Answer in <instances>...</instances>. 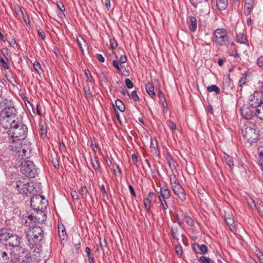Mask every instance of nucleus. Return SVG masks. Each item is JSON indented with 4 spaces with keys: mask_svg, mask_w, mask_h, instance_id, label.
Returning a JSON list of instances; mask_svg holds the SVG:
<instances>
[{
    "mask_svg": "<svg viewBox=\"0 0 263 263\" xmlns=\"http://www.w3.org/2000/svg\"><path fill=\"white\" fill-rule=\"evenodd\" d=\"M82 41H83V44L82 43H81L79 40H78V43L79 44V46L82 52L83 53L84 50L83 47H85L87 49H88V47H87V44L86 43V42L85 41H84L83 40H82Z\"/></svg>",
    "mask_w": 263,
    "mask_h": 263,
    "instance_id": "46",
    "label": "nucleus"
},
{
    "mask_svg": "<svg viewBox=\"0 0 263 263\" xmlns=\"http://www.w3.org/2000/svg\"><path fill=\"white\" fill-rule=\"evenodd\" d=\"M200 260L202 263H214L210 258L206 257L204 256H200Z\"/></svg>",
    "mask_w": 263,
    "mask_h": 263,
    "instance_id": "51",
    "label": "nucleus"
},
{
    "mask_svg": "<svg viewBox=\"0 0 263 263\" xmlns=\"http://www.w3.org/2000/svg\"><path fill=\"white\" fill-rule=\"evenodd\" d=\"M262 104H263L262 93L259 92H255L250 96L247 104L253 107V108L256 109Z\"/></svg>",
    "mask_w": 263,
    "mask_h": 263,
    "instance_id": "10",
    "label": "nucleus"
},
{
    "mask_svg": "<svg viewBox=\"0 0 263 263\" xmlns=\"http://www.w3.org/2000/svg\"><path fill=\"white\" fill-rule=\"evenodd\" d=\"M247 80V75L246 74H244L242 75V76L241 77L239 81V85L240 86H242L243 85H244L246 82Z\"/></svg>",
    "mask_w": 263,
    "mask_h": 263,
    "instance_id": "55",
    "label": "nucleus"
},
{
    "mask_svg": "<svg viewBox=\"0 0 263 263\" xmlns=\"http://www.w3.org/2000/svg\"><path fill=\"white\" fill-rule=\"evenodd\" d=\"M31 214H27L26 216H23V218L22 219V223L23 224H26V226L28 225L31 227V223H34L33 220H31L29 219V216H30Z\"/></svg>",
    "mask_w": 263,
    "mask_h": 263,
    "instance_id": "32",
    "label": "nucleus"
},
{
    "mask_svg": "<svg viewBox=\"0 0 263 263\" xmlns=\"http://www.w3.org/2000/svg\"><path fill=\"white\" fill-rule=\"evenodd\" d=\"M11 233L6 230L0 231V241L5 242L7 243Z\"/></svg>",
    "mask_w": 263,
    "mask_h": 263,
    "instance_id": "23",
    "label": "nucleus"
},
{
    "mask_svg": "<svg viewBox=\"0 0 263 263\" xmlns=\"http://www.w3.org/2000/svg\"><path fill=\"white\" fill-rule=\"evenodd\" d=\"M240 112L242 117L247 120H251L256 116V109L253 108V107L247 104L242 105Z\"/></svg>",
    "mask_w": 263,
    "mask_h": 263,
    "instance_id": "11",
    "label": "nucleus"
},
{
    "mask_svg": "<svg viewBox=\"0 0 263 263\" xmlns=\"http://www.w3.org/2000/svg\"><path fill=\"white\" fill-rule=\"evenodd\" d=\"M125 83L126 84V85L128 88H132L133 87V83L129 79H126L125 80Z\"/></svg>",
    "mask_w": 263,
    "mask_h": 263,
    "instance_id": "58",
    "label": "nucleus"
},
{
    "mask_svg": "<svg viewBox=\"0 0 263 263\" xmlns=\"http://www.w3.org/2000/svg\"><path fill=\"white\" fill-rule=\"evenodd\" d=\"M16 110L13 106L12 102L10 104L5 108L0 114V125L4 128H8L11 123L15 121V118L16 115Z\"/></svg>",
    "mask_w": 263,
    "mask_h": 263,
    "instance_id": "3",
    "label": "nucleus"
},
{
    "mask_svg": "<svg viewBox=\"0 0 263 263\" xmlns=\"http://www.w3.org/2000/svg\"><path fill=\"white\" fill-rule=\"evenodd\" d=\"M7 251V247L4 244L0 243V263L9 262V256Z\"/></svg>",
    "mask_w": 263,
    "mask_h": 263,
    "instance_id": "14",
    "label": "nucleus"
},
{
    "mask_svg": "<svg viewBox=\"0 0 263 263\" xmlns=\"http://www.w3.org/2000/svg\"><path fill=\"white\" fill-rule=\"evenodd\" d=\"M257 65L262 69H263V56L259 57L257 61Z\"/></svg>",
    "mask_w": 263,
    "mask_h": 263,
    "instance_id": "59",
    "label": "nucleus"
},
{
    "mask_svg": "<svg viewBox=\"0 0 263 263\" xmlns=\"http://www.w3.org/2000/svg\"><path fill=\"white\" fill-rule=\"evenodd\" d=\"M20 243V237L16 234L11 233V234L10 235V237H9L7 243H5V245H4L6 247V246H9L10 247H11L12 248H14L15 247L19 246Z\"/></svg>",
    "mask_w": 263,
    "mask_h": 263,
    "instance_id": "13",
    "label": "nucleus"
},
{
    "mask_svg": "<svg viewBox=\"0 0 263 263\" xmlns=\"http://www.w3.org/2000/svg\"><path fill=\"white\" fill-rule=\"evenodd\" d=\"M87 190L86 186L81 187V194L83 197H85L87 195Z\"/></svg>",
    "mask_w": 263,
    "mask_h": 263,
    "instance_id": "61",
    "label": "nucleus"
},
{
    "mask_svg": "<svg viewBox=\"0 0 263 263\" xmlns=\"http://www.w3.org/2000/svg\"><path fill=\"white\" fill-rule=\"evenodd\" d=\"M225 220L228 226H233V225L234 224V219L231 217V216L226 217Z\"/></svg>",
    "mask_w": 263,
    "mask_h": 263,
    "instance_id": "47",
    "label": "nucleus"
},
{
    "mask_svg": "<svg viewBox=\"0 0 263 263\" xmlns=\"http://www.w3.org/2000/svg\"><path fill=\"white\" fill-rule=\"evenodd\" d=\"M241 134L246 140L249 142H256L259 139L258 130L254 124H246L242 129Z\"/></svg>",
    "mask_w": 263,
    "mask_h": 263,
    "instance_id": "4",
    "label": "nucleus"
},
{
    "mask_svg": "<svg viewBox=\"0 0 263 263\" xmlns=\"http://www.w3.org/2000/svg\"><path fill=\"white\" fill-rule=\"evenodd\" d=\"M176 252L177 254L180 256L183 254V250L181 246L180 245H177L176 247Z\"/></svg>",
    "mask_w": 263,
    "mask_h": 263,
    "instance_id": "57",
    "label": "nucleus"
},
{
    "mask_svg": "<svg viewBox=\"0 0 263 263\" xmlns=\"http://www.w3.org/2000/svg\"><path fill=\"white\" fill-rule=\"evenodd\" d=\"M257 154L258 155V163H262L263 162V146L258 148Z\"/></svg>",
    "mask_w": 263,
    "mask_h": 263,
    "instance_id": "35",
    "label": "nucleus"
},
{
    "mask_svg": "<svg viewBox=\"0 0 263 263\" xmlns=\"http://www.w3.org/2000/svg\"><path fill=\"white\" fill-rule=\"evenodd\" d=\"M171 196L170 191L165 186L160 188V191L158 193L159 198L168 199Z\"/></svg>",
    "mask_w": 263,
    "mask_h": 263,
    "instance_id": "16",
    "label": "nucleus"
},
{
    "mask_svg": "<svg viewBox=\"0 0 263 263\" xmlns=\"http://www.w3.org/2000/svg\"><path fill=\"white\" fill-rule=\"evenodd\" d=\"M254 2L246 0L244 6V13L248 16L250 14Z\"/></svg>",
    "mask_w": 263,
    "mask_h": 263,
    "instance_id": "20",
    "label": "nucleus"
},
{
    "mask_svg": "<svg viewBox=\"0 0 263 263\" xmlns=\"http://www.w3.org/2000/svg\"><path fill=\"white\" fill-rule=\"evenodd\" d=\"M114 173L116 176H120L121 174V171L119 166L117 164L113 165Z\"/></svg>",
    "mask_w": 263,
    "mask_h": 263,
    "instance_id": "43",
    "label": "nucleus"
},
{
    "mask_svg": "<svg viewBox=\"0 0 263 263\" xmlns=\"http://www.w3.org/2000/svg\"><path fill=\"white\" fill-rule=\"evenodd\" d=\"M16 188L20 193H23L28 195L31 193L34 194L37 192L34 187V184L33 182H21L19 181L17 182Z\"/></svg>",
    "mask_w": 263,
    "mask_h": 263,
    "instance_id": "8",
    "label": "nucleus"
},
{
    "mask_svg": "<svg viewBox=\"0 0 263 263\" xmlns=\"http://www.w3.org/2000/svg\"><path fill=\"white\" fill-rule=\"evenodd\" d=\"M167 126L169 127V128L172 131L175 130L176 129V124L171 120L167 122Z\"/></svg>",
    "mask_w": 263,
    "mask_h": 263,
    "instance_id": "54",
    "label": "nucleus"
},
{
    "mask_svg": "<svg viewBox=\"0 0 263 263\" xmlns=\"http://www.w3.org/2000/svg\"><path fill=\"white\" fill-rule=\"evenodd\" d=\"M40 131V137L42 139L45 138L47 135V129L44 125H41Z\"/></svg>",
    "mask_w": 263,
    "mask_h": 263,
    "instance_id": "37",
    "label": "nucleus"
},
{
    "mask_svg": "<svg viewBox=\"0 0 263 263\" xmlns=\"http://www.w3.org/2000/svg\"><path fill=\"white\" fill-rule=\"evenodd\" d=\"M11 101L7 99H3L1 101H0V112L1 113L3 111L5 108L8 106L9 104H10V102Z\"/></svg>",
    "mask_w": 263,
    "mask_h": 263,
    "instance_id": "28",
    "label": "nucleus"
},
{
    "mask_svg": "<svg viewBox=\"0 0 263 263\" xmlns=\"http://www.w3.org/2000/svg\"><path fill=\"white\" fill-rule=\"evenodd\" d=\"M207 90L209 92H215L216 94L218 95L220 92V88L216 85H212L207 87Z\"/></svg>",
    "mask_w": 263,
    "mask_h": 263,
    "instance_id": "33",
    "label": "nucleus"
},
{
    "mask_svg": "<svg viewBox=\"0 0 263 263\" xmlns=\"http://www.w3.org/2000/svg\"><path fill=\"white\" fill-rule=\"evenodd\" d=\"M129 98L132 99L135 101H139V97H138L137 91L136 90H134L131 92Z\"/></svg>",
    "mask_w": 263,
    "mask_h": 263,
    "instance_id": "48",
    "label": "nucleus"
},
{
    "mask_svg": "<svg viewBox=\"0 0 263 263\" xmlns=\"http://www.w3.org/2000/svg\"><path fill=\"white\" fill-rule=\"evenodd\" d=\"M118 62L120 63V65L125 63L127 62L126 57L125 55H121V57H120Z\"/></svg>",
    "mask_w": 263,
    "mask_h": 263,
    "instance_id": "56",
    "label": "nucleus"
},
{
    "mask_svg": "<svg viewBox=\"0 0 263 263\" xmlns=\"http://www.w3.org/2000/svg\"><path fill=\"white\" fill-rule=\"evenodd\" d=\"M7 132L9 136V143L12 148H14L13 144L20 145L22 140L26 138L27 135V127L18 121L10 122Z\"/></svg>",
    "mask_w": 263,
    "mask_h": 263,
    "instance_id": "1",
    "label": "nucleus"
},
{
    "mask_svg": "<svg viewBox=\"0 0 263 263\" xmlns=\"http://www.w3.org/2000/svg\"><path fill=\"white\" fill-rule=\"evenodd\" d=\"M145 89L147 93L151 98H154L156 96L154 86L152 84L150 83L145 84Z\"/></svg>",
    "mask_w": 263,
    "mask_h": 263,
    "instance_id": "21",
    "label": "nucleus"
},
{
    "mask_svg": "<svg viewBox=\"0 0 263 263\" xmlns=\"http://www.w3.org/2000/svg\"><path fill=\"white\" fill-rule=\"evenodd\" d=\"M159 199L161 202V204L163 209L164 210H166V209H167L168 206L167 202L166 201V199L161 198H159Z\"/></svg>",
    "mask_w": 263,
    "mask_h": 263,
    "instance_id": "50",
    "label": "nucleus"
},
{
    "mask_svg": "<svg viewBox=\"0 0 263 263\" xmlns=\"http://www.w3.org/2000/svg\"><path fill=\"white\" fill-rule=\"evenodd\" d=\"M213 42L217 45L227 46L229 43V37L226 29L219 28L213 32Z\"/></svg>",
    "mask_w": 263,
    "mask_h": 263,
    "instance_id": "5",
    "label": "nucleus"
},
{
    "mask_svg": "<svg viewBox=\"0 0 263 263\" xmlns=\"http://www.w3.org/2000/svg\"><path fill=\"white\" fill-rule=\"evenodd\" d=\"M20 168L22 174L27 177L34 178L37 175V168L31 161L22 162Z\"/></svg>",
    "mask_w": 263,
    "mask_h": 263,
    "instance_id": "6",
    "label": "nucleus"
},
{
    "mask_svg": "<svg viewBox=\"0 0 263 263\" xmlns=\"http://www.w3.org/2000/svg\"><path fill=\"white\" fill-rule=\"evenodd\" d=\"M173 191L175 194L177 195L182 201H184L186 199V194L184 189L179 184L172 187Z\"/></svg>",
    "mask_w": 263,
    "mask_h": 263,
    "instance_id": "15",
    "label": "nucleus"
},
{
    "mask_svg": "<svg viewBox=\"0 0 263 263\" xmlns=\"http://www.w3.org/2000/svg\"><path fill=\"white\" fill-rule=\"evenodd\" d=\"M194 249L195 251L199 254H206L208 252V247L205 245H199L198 243L195 244Z\"/></svg>",
    "mask_w": 263,
    "mask_h": 263,
    "instance_id": "19",
    "label": "nucleus"
},
{
    "mask_svg": "<svg viewBox=\"0 0 263 263\" xmlns=\"http://www.w3.org/2000/svg\"><path fill=\"white\" fill-rule=\"evenodd\" d=\"M85 74L88 79L89 82L91 84H93L95 83V80L93 79V78L91 74V73L89 70L86 69L85 70Z\"/></svg>",
    "mask_w": 263,
    "mask_h": 263,
    "instance_id": "42",
    "label": "nucleus"
},
{
    "mask_svg": "<svg viewBox=\"0 0 263 263\" xmlns=\"http://www.w3.org/2000/svg\"><path fill=\"white\" fill-rule=\"evenodd\" d=\"M32 226L26 232V238L27 240V245L35 252L39 250L38 246L43 238V231L39 226Z\"/></svg>",
    "mask_w": 263,
    "mask_h": 263,
    "instance_id": "2",
    "label": "nucleus"
},
{
    "mask_svg": "<svg viewBox=\"0 0 263 263\" xmlns=\"http://www.w3.org/2000/svg\"><path fill=\"white\" fill-rule=\"evenodd\" d=\"M255 210H257L260 215L263 218V202H257V206Z\"/></svg>",
    "mask_w": 263,
    "mask_h": 263,
    "instance_id": "40",
    "label": "nucleus"
},
{
    "mask_svg": "<svg viewBox=\"0 0 263 263\" xmlns=\"http://www.w3.org/2000/svg\"><path fill=\"white\" fill-rule=\"evenodd\" d=\"M43 210H35V214H31L30 215L29 219L33 220L34 223H41L44 221L46 219V215L43 211Z\"/></svg>",
    "mask_w": 263,
    "mask_h": 263,
    "instance_id": "12",
    "label": "nucleus"
},
{
    "mask_svg": "<svg viewBox=\"0 0 263 263\" xmlns=\"http://www.w3.org/2000/svg\"><path fill=\"white\" fill-rule=\"evenodd\" d=\"M224 158H225V160H226L227 164L228 165V166L230 168H232L233 166H234L233 162L231 158L230 157V156H229V155H226L224 156Z\"/></svg>",
    "mask_w": 263,
    "mask_h": 263,
    "instance_id": "44",
    "label": "nucleus"
},
{
    "mask_svg": "<svg viewBox=\"0 0 263 263\" xmlns=\"http://www.w3.org/2000/svg\"><path fill=\"white\" fill-rule=\"evenodd\" d=\"M84 90L85 92V95L86 98L89 99L92 98V96L90 91L89 88L88 87H85L84 88Z\"/></svg>",
    "mask_w": 263,
    "mask_h": 263,
    "instance_id": "49",
    "label": "nucleus"
},
{
    "mask_svg": "<svg viewBox=\"0 0 263 263\" xmlns=\"http://www.w3.org/2000/svg\"><path fill=\"white\" fill-rule=\"evenodd\" d=\"M91 163L92 167L96 171L101 172L100 163L96 157L91 159Z\"/></svg>",
    "mask_w": 263,
    "mask_h": 263,
    "instance_id": "27",
    "label": "nucleus"
},
{
    "mask_svg": "<svg viewBox=\"0 0 263 263\" xmlns=\"http://www.w3.org/2000/svg\"><path fill=\"white\" fill-rule=\"evenodd\" d=\"M247 203L250 208L253 210H255L257 206V203H256L253 198L250 197H248L246 198Z\"/></svg>",
    "mask_w": 263,
    "mask_h": 263,
    "instance_id": "29",
    "label": "nucleus"
},
{
    "mask_svg": "<svg viewBox=\"0 0 263 263\" xmlns=\"http://www.w3.org/2000/svg\"><path fill=\"white\" fill-rule=\"evenodd\" d=\"M171 234L174 239L177 240H179L180 233L179 232V229L176 226L174 225L172 227Z\"/></svg>",
    "mask_w": 263,
    "mask_h": 263,
    "instance_id": "26",
    "label": "nucleus"
},
{
    "mask_svg": "<svg viewBox=\"0 0 263 263\" xmlns=\"http://www.w3.org/2000/svg\"><path fill=\"white\" fill-rule=\"evenodd\" d=\"M216 6L220 10L226 9L228 6V0H216Z\"/></svg>",
    "mask_w": 263,
    "mask_h": 263,
    "instance_id": "22",
    "label": "nucleus"
},
{
    "mask_svg": "<svg viewBox=\"0 0 263 263\" xmlns=\"http://www.w3.org/2000/svg\"><path fill=\"white\" fill-rule=\"evenodd\" d=\"M112 65L114 67L117 69V70L120 72L122 71V69L124 67L123 66L120 65V63L118 60H114L112 61Z\"/></svg>",
    "mask_w": 263,
    "mask_h": 263,
    "instance_id": "38",
    "label": "nucleus"
},
{
    "mask_svg": "<svg viewBox=\"0 0 263 263\" xmlns=\"http://www.w3.org/2000/svg\"><path fill=\"white\" fill-rule=\"evenodd\" d=\"M21 263H32V260L30 255H27L25 256L23 259H22L21 261Z\"/></svg>",
    "mask_w": 263,
    "mask_h": 263,
    "instance_id": "52",
    "label": "nucleus"
},
{
    "mask_svg": "<svg viewBox=\"0 0 263 263\" xmlns=\"http://www.w3.org/2000/svg\"><path fill=\"white\" fill-rule=\"evenodd\" d=\"M170 180L172 187L174 186L175 185L179 184L176 176L174 174H172L170 176Z\"/></svg>",
    "mask_w": 263,
    "mask_h": 263,
    "instance_id": "36",
    "label": "nucleus"
},
{
    "mask_svg": "<svg viewBox=\"0 0 263 263\" xmlns=\"http://www.w3.org/2000/svg\"><path fill=\"white\" fill-rule=\"evenodd\" d=\"M37 34L43 40L45 39V34L42 30H39L37 31Z\"/></svg>",
    "mask_w": 263,
    "mask_h": 263,
    "instance_id": "64",
    "label": "nucleus"
},
{
    "mask_svg": "<svg viewBox=\"0 0 263 263\" xmlns=\"http://www.w3.org/2000/svg\"><path fill=\"white\" fill-rule=\"evenodd\" d=\"M51 163L55 168H58L59 167V162L57 158L55 159H53L51 161Z\"/></svg>",
    "mask_w": 263,
    "mask_h": 263,
    "instance_id": "63",
    "label": "nucleus"
},
{
    "mask_svg": "<svg viewBox=\"0 0 263 263\" xmlns=\"http://www.w3.org/2000/svg\"><path fill=\"white\" fill-rule=\"evenodd\" d=\"M230 55L235 58H237L239 57L237 47L233 48V51L230 53Z\"/></svg>",
    "mask_w": 263,
    "mask_h": 263,
    "instance_id": "53",
    "label": "nucleus"
},
{
    "mask_svg": "<svg viewBox=\"0 0 263 263\" xmlns=\"http://www.w3.org/2000/svg\"><path fill=\"white\" fill-rule=\"evenodd\" d=\"M165 159L170 167L172 170L175 169L176 166L175 164V161L173 160L172 156L170 154L167 153L165 155Z\"/></svg>",
    "mask_w": 263,
    "mask_h": 263,
    "instance_id": "24",
    "label": "nucleus"
},
{
    "mask_svg": "<svg viewBox=\"0 0 263 263\" xmlns=\"http://www.w3.org/2000/svg\"><path fill=\"white\" fill-rule=\"evenodd\" d=\"M10 254L12 257L16 261L20 262L27 255H29V254L27 253L26 249L20 247V246L12 248L11 249Z\"/></svg>",
    "mask_w": 263,
    "mask_h": 263,
    "instance_id": "9",
    "label": "nucleus"
},
{
    "mask_svg": "<svg viewBox=\"0 0 263 263\" xmlns=\"http://www.w3.org/2000/svg\"><path fill=\"white\" fill-rule=\"evenodd\" d=\"M183 218L186 222V223L190 227H194V220L186 214H183Z\"/></svg>",
    "mask_w": 263,
    "mask_h": 263,
    "instance_id": "31",
    "label": "nucleus"
},
{
    "mask_svg": "<svg viewBox=\"0 0 263 263\" xmlns=\"http://www.w3.org/2000/svg\"><path fill=\"white\" fill-rule=\"evenodd\" d=\"M236 41L238 43L246 44L249 46L247 37L246 35L243 33L240 32L237 34L236 36Z\"/></svg>",
    "mask_w": 263,
    "mask_h": 263,
    "instance_id": "17",
    "label": "nucleus"
},
{
    "mask_svg": "<svg viewBox=\"0 0 263 263\" xmlns=\"http://www.w3.org/2000/svg\"><path fill=\"white\" fill-rule=\"evenodd\" d=\"M33 66L34 70L38 74H40L42 72V70L41 69V66L40 63L35 61L33 64Z\"/></svg>",
    "mask_w": 263,
    "mask_h": 263,
    "instance_id": "41",
    "label": "nucleus"
},
{
    "mask_svg": "<svg viewBox=\"0 0 263 263\" xmlns=\"http://www.w3.org/2000/svg\"><path fill=\"white\" fill-rule=\"evenodd\" d=\"M112 65L114 67L117 69V70L120 72L122 71V69L124 67L123 66L120 65V63L118 60H114L112 61Z\"/></svg>",
    "mask_w": 263,
    "mask_h": 263,
    "instance_id": "39",
    "label": "nucleus"
},
{
    "mask_svg": "<svg viewBox=\"0 0 263 263\" xmlns=\"http://www.w3.org/2000/svg\"><path fill=\"white\" fill-rule=\"evenodd\" d=\"M0 64L6 69H8L9 68L8 64L5 61L1 55H0Z\"/></svg>",
    "mask_w": 263,
    "mask_h": 263,
    "instance_id": "45",
    "label": "nucleus"
},
{
    "mask_svg": "<svg viewBox=\"0 0 263 263\" xmlns=\"http://www.w3.org/2000/svg\"><path fill=\"white\" fill-rule=\"evenodd\" d=\"M30 204L34 211L44 210L47 205V201L43 196L36 194L32 197Z\"/></svg>",
    "mask_w": 263,
    "mask_h": 263,
    "instance_id": "7",
    "label": "nucleus"
},
{
    "mask_svg": "<svg viewBox=\"0 0 263 263\" xmlns=\"http://www.w3.org/2000/svg\"><path fill=\"white\" fill-rule=\"evenodd\" d=\"M114 108L116 107L121 112H123L125 110V106L123 102L120 100H117L115 102V105H113ZM116 110V108H115Z\"/></svg>",
    "mask_w": 263,
    "mask_h": 263,
    "instance_id": "30",
    "label": "nucleus"
},
{
    "mask_svg": "<svg viewBox=\"0 0 263 263\" xmlns=\"http://www.w3.org/2000/svg\"><path fill=\"white\" fill-rule=\"evenodd\" d=\"M197 19L195 16H191L189 18V28L191 32H195L197 29Z\"/></svg>",
    "mask_w": 263,
    "mask_h": 263,
    "instance_id": "18",
    "label": "nucleus"
},
{
    "mask_svg": "<svg viewBox=\"0 0 263 263\" xmlns=\"http://www.w3.org/2000/svg\"><path fill=\"white\" fill-rule=\"evenodd\" d=\"M110 45L112 49H116L118 47V43L115 39L110 40Z\"/></svg>",
    "mask_w": 263,
    "mask_h": 263,
    "instance_id": "62",
    "label": "nucleus"
},
{
    "mask_svg": "<svg viewBox=\"0 0 263 263\" xmlns=\"http://www.w3.org/2000/svg\"><path fill=\"white\" fill-rule=\"evenodd\" d=\"M155 197H156L155 194L153 192H149L147 197L144 199V206H151V202Z\"/></svg>",
    "mask_w": 263,
    "mask_h": 263,
    "instance_id": "25",
    "label": "nucleus"
},
{
    "mask_svg": "<svg viewBox=\"0 0 263 263\" xmlns=\"http://www.w3.org/2000/svg\"><path fill=\"white\" fill-rule=\"evenodd\" d=\"M59 235L60 237H63L62 239H64V238L66 236V233L65 228H63V229H62L61 232H60V231L59 232Z\"/></svg>",
    "mask_w": 263,
    "mask_h": 263,
    "instance_id": "60",
    "label": "nucleus"
},
{
    "mask_svg": "<svg viewBox=\"0 0 263 263\" xmlns=\"http://www.w3.org/2000/svg\"><path fill=\"white\" fill-rule=\"evenodd\" d=\"M256 116L260 120H263V103L256 109Z\"/></svg>",
    "mask_w": 263,
    "mask_h": 263,
    "instance_id": "34",
    "label": "nucleus"
}]
</instances>
